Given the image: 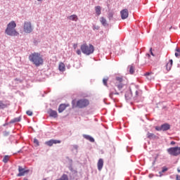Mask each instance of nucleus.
Instances as JSON below:
<instances>
[{"mask_svg":"<svg viewBox=\"0 0 180 180\" xmlns=\"http://www.w3.org/2000/svg\"><path fill=\"white\" fill-rule=\"evenodd\" d=\"M18 122H20V117L11 120L10 123H17Z\"/></svg>","mask_w":180,"mask_h":180,"instance_id":"obj_26","label":"nucleus"},{"mask_svg":"<svg viewBox=\"0 0 180 180\" xmlns=\"http://www.w3.org/2000/svg\"><path fill=\"white\" fill-rule=\"evenodd\" d=\"M8 108V104L4 103V101H0V109H5Z\"/></svg>","mask_w":180,"mask_h":180,"instance_id":"obj_23","label":"nucleus"},{"mask_svg":"<svg viewBox=\"0 0 180 180\" xmlns=\"http://www.w3.org/2000/svg\"><path fill=\"white\" fill-rule=\"evenodd\" d=\"M148 57H150V54H148Z\"/></svg>","mask_w":180,"mask_h":180,"instance_id":"obj_44","label":"nucleus"},{"mask_svg":"<svg viewBox=\"0 0 180 180\" xmlns=\"http://www.w3.org/2000/svg\"><path fill=\"white\" fill-rule=\"evenodd\" d=\"M100 22L103 25V26H108V21L106 20L105 18L101 17L100 18Z\"/></svg>","mask_w":180,"mask_h":180,"instance_id":"obj_18","label":"nucleus"},{"mask_svg":"<svg viewBox=\"0 0 180 180\" xmlns=\"http://www.w3.org/2000/svg\"><path fill=\"white\" fill-rule=\"evenodd\" d=\"M80 49L83 54H86V56H89V54H92L94 53L95 49L92 46V44H84L81 46Z\"/></svg>","mask_w":180,"mask_h":180,"instance_id":"obj_4","label":"nucleus"},{"mask_svg":"<svg viewBox=\"0 0 180 180\" xmlns=\"http://www.w3.org/2000/svg\"><path fill=\"white\" fill-rule=\"evenodd\" d=\"M29 60L36 67H40V65H43V63H44L41 54L36 52H34L29 56Z\"/></svg>","mask_w":180,"mask_h":180,"instance_id":"obj_1","label":"nucleus"},{"mask_svg":"<svg viewBox=\"0 0 180 180\" xmlns=\"http://www.w3.org/2000/svg\"><path fill=\"white\" fill-rule=\"evenodd\" d=\"M39 2L41 1L42 0H37Z\"/></svg>","mask_w":180,"mask_h":180,"instance_id":"obj_43","label":"nucleus"},{"mask_svg":"<svg viewBox=\"0 0 180 180\" xmlns=\"http://www.w3.org/2000/svg\"><path fill=\"white\" fill-rule=\"evenodd\" d=\"M108 79H103V84H104L105 86H108Z\"/></svg>","mask_w":180,"mask_h":180,"instance_id":"obj_31","label":"nucleus"},{"mask_svg":"<svg viewBox=\"0 0 180 180\" xmlns=\"http://www.w3.org/2000/svg\"><path fill=\"white\" fill-rule=\"evenodd\" d=\"M176 150H177V156L178 155H180V146L178 147V146H176Z\"/></svg>","mask_w":180,"mask_h":180,"instance_id":"obj_33","label":"nucleus"},{"mask_svg":"<svg viewBox=\"0 0 180 180\" xmlns=\"http://www.w3.org/2000/svg\"><path fill=\"white\" fill-rule=\"evenodd\" d=\"M77 54H78V56H81V51L79 49L77 51Z\"/></svg>","mask_w":180,"mask_h":180,"instance_id":"obj_37","label":"nucleus"},{"mask_svg":"<svg viewBox=\"0 0 180 180\" xmlns=\"http://www.w3.org/2000/svg\"><path fill=\"white\" fill-rule=\"evenodd\" d=\"M43 180H46V179H44Z\"/></svg>","mask_w":180,"mask_h":180,"instance_id":"obj_45","label":"nucleus"},{"mask_svg":"<svg viewBox=\"0 0 180 180\" xmlns=\"http://www.w3.org/2000/svg\"><path fill=\"white\" fill-rule=\"evenodd\" d=\"M167 151L169 155H173V157H178L176 147L169 148L167 150Z\"/></svg>","mask_w":180,"mask_h":180,"instance_id":"obj_8","label":"nucleus"},{"mask_svg":"<svg viewBox=\"0 0 180 180\" xmlns=\"http://www.w3.org/2000/svg\"><path fill=\"white\" fill-rule=\"evenodd\" d=\"M171 129V125L168 123H165L161 125L162 131H167Z\"/></svg>","mask_w":180,"mask_h":180,"instance_id":"obj_13","label":"nucleus"},{"mask_svg":"<svg viewBox=\"0 0 180 180\" xmlns=\"http://www.w3.org/2000/svg\"><path fill=\"white\" fill-rule=\"evenodd\" d=\"M175 53V57H180V49L179 48H176Z\"/></svg>","mask_w":180,"mask_h":180,"instance_id":"obj_28","label":"nucleus"},{"mask_svg":"<svg viewBox=\"0 0 180 180\" xmlns=\"http://www.w3.org/2000/svg\"><path fill=\"white\" fill-rule=\"evenodd\" d=\"M18 172L19 174L17 175V176H25V174L30 172V170H25V169L22 167V166H18Z\"/></svg>","mask_w":180,"mask_h":180,"instance_id":"obj_7","label":"nucleus"},{"mask_svg":"<svg viewBox=\"0 0 180 180\" xmlns=\"http://www.w3.org/2000/svg\"><path fill=\"white\" fill-rule=\"evenodd\" d=\"M97 167L98 171H102V168H103V159H99L97 163Z\"/></svg>","mask_w":180,"mask_h":180,"instance_id":"obj_15","label":"nucleus"},{"mask_svg":"<svg viewBox=\"0 0 180 180\" xmlns=\"http://www.w3.org/2000/svg\"><path fill=\"white\" fill-rule=\"evenodd\" d=\"M151 75H153V72H148L146 73H145V77H147L148 79H154V77H152Z\"/></svg>","mask_w":180,"mask_h":180,"instance_id":"obj_20","label":"nucleus"},{"mask_svg":"<svg viewBox=\"0 0 180 180\" xmlns=\"http://www.w3.org/2000/svg\"><path fill=\"white\" fill-rule=\"evenodd\" d=\"M124 80L122 77H116L115 85L117 88L118 91H122L124 86Z\"/></svg>","mask_w":180,"mask_h":180,"instance_id":"obj_5","label":"nucleus"},{"mask_svg":"<svg viewBox=\"0 0 180 180\" xmlns=\"http://www.w3.org/2000/svg\"><path fill=\"white\" fill-rule=\"evenodd\" d=\"M120 15L122 20L127 19L129 18V10L127 8L122 10L120 11Z\"/></svg>","mask_w":180,"mask_h":180,"instance_id":"obj_10","label":"nucleus"},{"mask_svg":"<svg viewBox=\"0 0 180 180\" xmlns=\"http://www.w3.org/2000/svg\"><path fill=\"white\" fill-rule=\"evenodd\" d=\"M8 161H9V157L8 155L4 156V159H3V162H8Z\"/></svg>","mask_w":180,"mask_h":180,"instance_id":"obj_29","label":"nucleus"},{"mask_svg":"<svg viewBox=\"0 0 180 180\" xmlns=\"http://www.w3.org/2000/svg\"><path fill=\"white\" fill-rule=\"evenodd\" d=\"M152 50H153V48H150V54H151V56H153L154 57V53H153Z\"/></svg>","mask_w":180,"mask_h":180,"instance_id":"obj_38","label":"nucleus"},{"mask_svg":"<svg viewBox=\"0 0 180 180\" xmlns=\"http://www.w3.org/2000/svg\"><path fill=\"white\" fill-rule=\"evenodd\" d=\"M83 137L86 139V140H89V141H91V143H94V141H95V139L89 135H83Z\"/></svg>","mask_w":180,"mask_h":180,"instance_id":"obj_19","label":"nucleus"},{"mask_svg":"<svg viewBox=\"0 0 180 180\" xmlns=\"http://www.w3.org/2000/svg\"><path fill=\"white\" fill-rule=\"evenodd\" d=\"M172 63H173V60H172V59H171V60H169V63H167V65H166L167 71H171V68L172 67Z\"/></svg>","mask_w":180,"mask_h":180,"instance_id":"obj_16","label":"nucleus"},{"mask_svg":"<svg viewBox=\"0 0 180 180\" xmlns=\"http://www.w3.org/2000/svg\"><path fill=\"white\" fill-rule=\"evenodd\" d=\"M61 143V141L56 140V139H51L49 141H47L45 142V144L46 146H49V147H52L53 144H60Z\"/></svg>","mask_w":180,"mask_h":180,"instance_id":"obj_9","label":"nucleus"},{"mask_svg":"<svg viewBox=\"0 0 180 180\" xmlns=\"http://www.w3.org/2000/svg\"><path fill=\"white\" fill-rule=\"evenodd\" d=\"M72 108H79L80 109H83L84 108H86V106L89 105V100L86 98H82L77 101L75 104V100L72 101Z\"/></svg>","mask_w":180,"mask_h":180,"instance_id":"obj_3","label":"nucleus"},{"mask_svg":"<svg viewBox=\"0 0 180 180\" xmlns=\"http://www.w3.org/2000/svg\"><path fill=\"white\" fill-rule=\"evenodd\" d=\"M136 96H139V91H136Z\"/></svg>","mask_w":180,"mask_h":180,"instance_id":"obj_41","label":"nucleus"},{"mask_svg":"<svg viewBox=\"0 0 180 180\" xmlns=\"http://www.w3.org/2000/svg\"><path fill=\"white\" fill-rule=\"evenodd\" d=\"M129 73L134 74V66L129 65Z\"/></svg>","mask_w":180,"mask_h":180,"instance_id":"obj_27","label":"nucleus"},{"mask_svg":"<svg viewBox=\"0 0 180 180\" xmlns=\"http://www.w3.org/2000/svg\"><path fill=\"white\" fill-rule=\"evenodd\" d=\"M68 106H70V105L68 104H60L58 108V112L63 113V112H64V110H65V109L68 108Z\"/></svg>","mask_w":180,"mask_h":180,"instance_id":"obj_11","label":"nucleus"},{"mask_svg":"<svg viewBox=\"0 0 180 180\" xmlns=\"http://www.w3.org/2000/svg\"><path fill=\"white\" fill-rule=\"evenodd\" d=\"M125 99H127V101H129V99H131V93H130V91H127L125 94Z\"/></svg>","mask_w":180,"mask_h":180,"instance_id":"obj_24","label":"nucleus"},{"mask_svg":"<svg viewBox=\"0 0 180 180\" xmlns=\"http://www.w3.org/2000/svg\"><path fill=\"white\" fill-rule=\"evenodd\" d=\"M94 30H99V26L94 25L93 27Z\"/></svg>","mask_w":180,"mask_h":180,"instance_id":"obj_35","label":"nucleus"},{"mask_svg":"<svg viewBox=\"0 0 180 180\" xmlns=\"http://www.w3.org/2000/svg\"><path fill=\"white\" fill-rule=\"evenodd\" d=\"M26 113H27V115L28 116H32V115H33V112H32V111H30V110H27V111L26 112Z\"/></svg>","mask_w":180,"mask_h":180,"instance_id":"obj_32","label":"nucleus"},{"mask_svg":"<svg viewBox=\"0 0 180 180\" xmlns=\"http://www.w3.org/2000/svg\"><path fill=\"white\" fill-rule=\"evenodd\" d=\"M155 130H157V131H162V129H161V126L155 127Z\"/></svg>","mask_w":180,"mask_h":180,"instance_id":"obj_34","label":"nucleus"},{"mask_svg":"<svg viewBox=\"0 0 180 180\" xmlns=\"http://www.w3.org/2000/svg\"><path fill=\"white\" fill-rule=\"evenodd\" d=\"M23 30L25 33H32L33 32V27H32L30 21H25L24 22Z\"/></svg>","mask_w":180,"mask_h":180,"instance_id":"obj_6","label":"nucleus"},{"mask_svg":"<svg viewBox=\"0 0 180 180\" xmlns=\"http://www.w3.org/2000/svg\"><path fill=\"white\" fill-rule=\"evenodd\" d=\"M113 95H120L117 90H116V89L115 88H112L110 89V93L109 94V96L110 98H111V99H113Z\"/></svg>","mask_w":180,"mask_h":180,"instance_id":"obj_14","label":"nucleus"},{"mask_svg":"<svg viewBox=\"0 0 180 180\" xmlns=\"http://www.w3.org/2000/svg\"><path fill=\"white\" fill-rule=\"evenodd\" d=\"M177 172H180V168L179 167L177 168Z\"/></svg>","mask_w":180,"mask_h":180,"instance_id":"obj_42","label":"nucleus"},{"mask_svg":"<svg viewBox=\"0 0 180 180\" xmlns=\"http://www.w3.org/2000/svg\"><path fill=\"white\" fill-rule=\"evenodd\" d=\"M157 136L153 133L148 132L147 133V138L150 139V140H153V139H155Z\"/></svg>","mask_w":180,"mask_h":180,"instance_id":"obj_21","label":"nucleus"},{"mask_svg":"<svg viewBox=\"0 0 180 180\" xmlns=\"http://www.w3.org/2000/svg\"><path fill=\"white\" fill-rule=\"evenodd\" d=\"M15 27H16V22H15V21L10 22L7 25L6 29L5 30L6 34H7L8 36H12V37L18 36L19 32L16 31V29H15Z\"/></svg>","mask_w":180,"mask_h":180,"instance_id":"obj_2","label":"nucleus"},{"mask_svg":"<svg viewBox=\"0 0 180 180\" xmlns=\"http://www.w3.org/2000/svg\"><path fill=\"white\" fill-rule=\"evenodd\" d=\"M170 144H171L172 146H174L175 141H172L170 143Z\"/></svg>","mask_w":180,"mask_h":180,"instance_id":"obj_40","label":"nucleus"},{"mask_svg":"<svg viewBox=\"0 0 180 180\" xmlns=\"http://www.w3.org/2000/svg\"><path fill=\"white\" fill-rule=\"evenodd\" d=\"M59 70L60 71H65V65H64V63H60L59 64Z\"/></svg>","mask_w":180,"mask_h":180,"instance_id":"obj_25","label":"nucleus"},{"mask_svg":"<svg viewBox=\"0 0 180 180\" xmlns=\"http://www.w3.org/2000/svg\"><path fill=\"white\" fill-rule=\"evenodd\" d=\"M48 113L51 117H53L54 119H56V117H58V114L57 113V111H56V110L51 109L49 110Z\"/></svg>","mask_w":180,"mask_h":180,"instance_id":"obj_12","label":"nucleus"},{"mask_svg":"<svg viewBox=\"0 0 180 180\" xmlns=\"http://www.w3.org/2000/svg\"><path fill=\"white\" fill-rule=\"evenodd\" d=\"M95 11H96V15H98V16H99V15H101V13L102 8H101V6H97L95 7Z\"/></svg>","mask_w":180,"mask_h":180,"instance_id":"obj_22","label":"nucleus"},{"mask_svg":"<svg viewBox=\"0 0 180 180\" xmlns=\"http://www.w3.org/2000/svg\"><path fill=\"white\" fill-rule=\"evenodd\" d=\"M166 171H168V168H167V167H163V168H162V172H166Z\"/></svg>","mask_w":180,"mask_h":180,"instance_id":"obj_36","label":"nucleus"},{"mask_svg":"<svg viewBox=\"0 0 180 180\" xmlns=\"http://www.w3.org/2000/svg\"><path fill=\"white\" fill-rule=\"evenodd\" d=\"M68 19H69V20H73L74 22H77V20H78V16L77 15H72L70 16H68Z\"/></svg>","mask_w":180,"mask_h":180,"instance_id":"obj_17","label":"nucleus"},{"mask_svg":"<svg viewBox=\"0 0 180 180\" xmlns=\"http://www.w3.org/2000/svg\"><path fill=\"white\" fill-rule=\"evenodd\" d=\"M34 144L37 146V147H39L40 146V143H39V140L37 139H34Z\"/></svg>","mask_w":180,"mask_h":180,"instance_id":"obj_30","label":"nucleus"},{"mask_svg":"<svg viewBox=\"0 0 180 180\" xmlns=\"http://www.w3.org/2000/svg\"><path fill=\"white\" fill-rule=\"evenodd\" d=\"M176 180H180V176L177 174V175L176 176Z\"/></svg>","mask_w":180,"mask_h":180,"instance_id":"obj_39","label":"nucleus"}]
</instances>
